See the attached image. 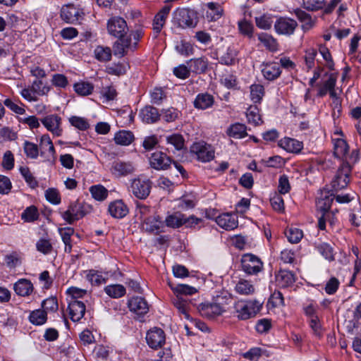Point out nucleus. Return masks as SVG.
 Segmentation results:
<instances>
[{
    "instance_id": "nucleus-9",
    "label": "nucleus",
    "mask_w": 361,
    "mask_h": 361,
    "mask_svg": "<svg viewBox=\"0 0 361 361\" xmlns=\"http://www.w3.org/2000/svg\"><path fill=\"white\" fill-rule=\"evenodd\" d=\"M297 25V22L291 18H280L276 21L274 29L279 35H290Z\"/></svg>"
},
{
    "instance_id": "nucleus-37",
    "label": "nucleus",
    "mask_w": 361,
    "mask_h": 361,
    "mask_svg": "<svg viewBox=\"0 0 361 361\" xmlns=\"http://www.w3.org/2000/svg\"><path fill=\"white\" fill-rule=\"evenodd\" d=\"M104 292L111 298H118L126 294V288L121 284H112L106 286Z\"/></svg>"
},
{
    "instance_id": "nucleus-38",
    "label": "nucleus",
    "mask_w": 361,
    "mask_h": 361,
    "mask_svg": "<svg viewBox=\"0 0 361 361\" xmlns=\"http://www.w3.org/2000/svg\"><path fill=\"white\" fill-rule=\"evenodd\" d=\"M174 294L178 296L192 295L197 292V288L187 284H178L176 286H171Z\"/></svg>"
},
{
    "instance_id": "nucleus-15",
    "label": "nucleus",
    "mask_w": 361,
    "mask_h": 361,
    "mask_svg": "<svg viewBox=\"0 0 361 361\" xmlns=\"http://www.w3.org/2000/svg\"><path fill=\"white\" fill-rule=\"evenodd\" d=\"M134 169V166L130 162L117 160L112 163L110 170L114 176L119 178L131 174Z\"/></svg>"
},
{
    "instance_id": "nucleus-62",
    "label": "nucleus",
    "mask_w": 361,
    "mask_h": 361,
    "mask_svg": "<svg viewBox=\"0 0 361 361\" xmlns=\"http://www.w3.org/2000/svg\"><path fill=\"white\" fill-rule=\"evenodd\" d=\"M36 248L37 251L47 255L51 252L52 250V245L48 239L40 238L36 243Z\"/></svg>"
},
{
    "instance_id": "nucleus-13",
    "label": "nucleus",
    "mask_w": 361,
    "mask_h": 361,
    "mask_svg": "<svg viewBox=\"0 0 361 361\" xmlns=\"http://www.w3.org/2000/svg\"><path fill=\"white\" fill-rule=\"evenodd\" d=\"M215 221L219 226L226 231L235 229L238 224L235 215L230 212L219 214L216 216Z\"/></svg>"
},
{
    "instance_id": "nucleus-50",
    "label": "nucleus",
    "mask_w": 361,
    "mask_h": 361,
    "mask_svg": "<svg viewBox=\"0 0 361 361\" xmlns=\"http://www.w3.org/2000/svg\"><path fill=\"white\" fill-rule=\"evenodd\" d=\"M257 26L263 30H269L271 28L273 20L272 18L269 14H264L259 17L255 18Z\"/></svg>"
},
{
    "instance_id": "nucleus-54",
    "label": "nucleus",
    "mask_w": 361,
    "mask_h": 361,
    "mask_svg": "<svg viewBox=\"0 0 361 361\" xmlns=\"http://www.w3.org/2000/svg\"><path fill=\"white\" fill-rule=\"evenodd\" d=\"M326 0H302L305 8L309 11H317L324 8Z\"/></svg>"
},
{
    "instance_id": "nucleus-20",
    "label": "nucleus",
    "mask_w": 361,
    "mask_h": 361,
    "mask_svg": "<svg viewBox=\"0 0 361 361\" xmlns=\"http://www.w3.org/2000/svg\"><path fill=\"white\" fill-rule=\"evenodd\" d=\"M61 118L56 114L49 115L42 120L44 127L54 135L59 136L61 134L60 128Z\"/></svg>"
},
{
    "instance_id": "nucleus-5",
    "label": "nucleus",
    "mask_w": 361,
    "mask_h": 361,
    "mask_svg": "<svg viewBox=\"0 0 361 361\" xmlns=\"http://www.w3.org/2000/svg\"><path fill=\"white\" fill-rule=\"evenodd\" d=\"M151 187L149 179L140 177L133 179L130 185L131 192L139 199L147 198L150 193Z\"/></svg>"
},
{
    "instance_id": "nucleus-26",
    "label": "nucleus",
    "mask_w": 361,
    "mask_h": 361,
    "mask_svg": "<svg viewBox=\"0 0 361 361\" xmlns=\"http://www.w3.org/2000/svg\"><path fill=\"white\" fill-rule=\"evenodd\" d=\"M171 11L170 6H164L161 10L154 16L153 20V30L159 33L165 24L166 19Z\"/></svg>"
},
{
    "instance_id": "nucleus-61",
    "label": "nucleus",
    "mask_w": 361,
    "mask_h": 361,
    "mask_svg": "<svg viewBox=\"0 0 361 361\" xmlns=\"http://www.w3.org/2000/svg\"><path fill=\"white\" fill-rule=\"evenodd\" d=\"M71 124L80 130H85L89 128V123L84 118L72 116L69 118Z\"/></svg>"
},
{
    "instance_id": "nucleus-12",
    "label": "nucleus",
    "mask_w": 361,
    "mask_h": 361,
    "mask_svg": "<svg viewBox=\"0 0 361 361\" xmlns=\"http://www.w3.org/2000/svg\"><path fill=\"white\" fill-rule=\"evenodd\" d=\"M83 13L73 4L63 6L61 10V16L67 23H74L82 18Z\"/></svg>"
},
{
    "instance_id": "nucleus-22",
    "label": "nucleus",
    "mask_w": 361,
    "mask_h": 361,
    "mask_svg": "<svg viewBox=\"0 0 361 361\" xmlns=\"http://www.w3.org/2000/svg\"><path fill=\"white\" fill-rule=\"evenodd\" d=\"M13 290L18 295L27 297L32 293L34 287L30 280L20 279L13 284Z\"/></svg>"
},
{
    "instance_id": "nucleus-48",
    "label": "nucleus",
    "mask_w": 361,
    "mask_h": 361,
    "mask_svg": "<svg viewBox=\"0 0 361 361\" xmlns=\"http://www.w3.org/2000/svg\"><path fill=\"white\" fill-rule=\"evenodd\" d=\"M39 213L35 206L27 207L21 214V219L26 222H32L38 219Z\"/></svg>"
},
{
    "instance_id": "nucleus-35",
    "label": "nucleus",
    "mask_w": 361,
    "mask_h": 361,
    "mask_svg": "<svg viewBox=\"0 0 361 361\" xmlns=\"http://www.w3.org/2000/svg\"><path fill=\"white\" fill-rule=\"evenodd\" d=\"M264 264L262 259L252 254H250V275H258L263 273Z\"/></svg>"
},
{
    "instance_id": "nucleus-34",
    "label": "nucleus",
    "mask_w": 361,
    "mask_h": 361,
    "mask_svg": "<svg viewBox=\"0 0 361 361\" xmlns=\"http://www.w3.org/2000/svg\"><path fill=\"white\" fill-rule=\"evenodd\" d=\"M86 275L85 277L87 280L94 286H99L102 283H105L106 282L107 278L103 274L96 270H88L85 271Z\"/></svg>"
},
{
    "instance_id": "nucleus-28",
    "label": "nucleus",
    "mask_w": 361,
    "mask_h": 361,
    "mask_svg": "<svg viewBox=\"0 0 361 361\" xmlns=\"http://www.w3.org/2000/svg\"><path fill=\"white\" fill-rule=\"evenodd\" d=\"M334 153L335 157L338 159H343L349 150L348 145L343 138H337L333 140Z\"/></svg>"
},
{
    "instance_id": "nucleus-40",
    "label": "nucleus",
    "mask_w": 361,
    "mask_h": 361,
    "mask_svg": "<svg viewBox=\"0 0 361 361\" xmlns=\"http://www.w3.org/2000/svg\"><path fill=\"white\" fill-rule=\"evenodd\" d=\"M47 319V313L44 310L32 311L29 316L30 322L35 325H42Z\"/></svg>"
},
{
    "instance_id": "nucleus-31",
    "label": "nucleus",
    "mask_w": 361,
    "mask_h": 361,
    "mask_svg": "<svg viewBox=\"0 0 361 361\" xmlns=\"http://www.w3.org/2000/svg\"><path fill=\"white\" fill-rule=\"evenodd\" d=\"M172 303L175 306V307L178 310V312L183 314L186 319H189L190 316L188 314L189 310V302L185 299L182 296H178L175 295V296L171 299Z\"/></svg>"
},
{
    "instance_id": "nucleus-41",
    "label": "nucleus",
    "mask_w": 361,
    "mask_h": 361,
    "mask_svg": "<svg viewBox=\"0 0 361 361\" xmlns=\"http://www.w3.org/2000/svg\"><path fill=\"white\" fill-rule=\"evenodd\" d=\"M258 39L270 51H274L278 49V43L276 39L267 33H261L258 35Z\"/></svg>"
},
{
    "instance_id": "nucleus-52",
    "label": "nucleus",
    "mask_w": 361,
    "mask_h": 361,
    "mask_svg": "<svg viewBox=\"0 0 361 361\" xmlns=\"http://www.w3.org/2000/svg\"><path fill=\"white\" fill-rule=\"evenodd\" d=\"M94 55L97 60L107 61L111 57V51L109 47H97L94 50Z\"/></svg>"
},
{
    "instance_id": "nucleus-33",
    "label": "nucleus",
    "mask_w": 361,
    "mask_h": 361,
    "mask_svg": "<svg viewBox=\"0 0 361 361\" xmlns=\"http://www.w3.org/2000/svg\"><path fill=\"white\" fill-rule=\"evenodd\" d=\"M214 102L213 97L207 93L199 94L195 101V107L200 109H205L210 107Z\"/></svg>"
},
{
    "instance_id": "nucleus-49",
    "label": "nucleus",
    "mask_w": 361,
    "mask_h": 361,
    "mask_svg": "<svg viewBox=\"0 0 361 361\" xmlns=\"http://www.w3.org/2000/svg\"><path fill=\"white\" fill-rule=\"evenodd\" d=\"M175 49L178 53L183 56H189L192 54V46L185 40L176 41Z\"/></svg>"
},
{
    "instance_id": "nucleus-6",
    "label": "nucleus",
    "mask_w": 361,
    "mask_h": 361,
    "mask_svg": "<svg viewBox=\"0 0 361 361\" xmlns=\"http://www.w3.org/2000/svg\"><path fill=\"white\" fill-rule=\"evenodd\" d=\"M107 30L109 35L121 38L128 30L126 20L121 17H113L108 20Z\"/></svg>"
},
{
    "instance_id": "nucleus-17",
    "label": "nucleus",
    "mask_w": 361,
    "mask_h": 361,
    "mask_svg": "<svg viewBox=\"0 0 361 361\" xmlns=\"http://www.w3.org/2000/svg\"><path fill=\"white\" fill-rule=\"evenodd\" d=\"M164 223L157 215H152L144 219L142 223V229L148 233H158L161 231Z\"/></svg>"
},
{
    "instance_id": "nucleus-44",
    "label": "nucleus",
    "mask_w": 361,
    "mask_h": 361,
    "mask_svg": "<svg viewBox=\"0 0 361 361\" xmlns=\"http://www.w3.org/2000/svg\"><path fill=\"white\" fill-rule=\"evenodd\" d=\"M39 147L42 154L49 153L51 156H54L55 154L54 145L48 135H44L42 136Z\"/></svg>"
},
{
    "instance_id": "nucleus-25",
    "label": "nucleus",
    "mask_w": 361,
    "mask_h": 361,
    "mask_svg": "<svg viewBox=\"0 0 361 361\" xmlns=\"http://www.w3.org/2000/svg\"><path fill=\"white\" fill-rule=\"evenodd\" d=\"M223 312V307L217 303L202 304L200 308L202 315L209 319L221 314Z\"/></svg>"
},
{
    "instance_id": "nucleus-8",
    "label": "nucleus",
    "mask_w": 361,
    "mask_h": 361,
    "mask_svg": "<svg viewBox=\"0 0 361 361\" xmlns=\"http://www.w3.org/2000/svg\"><path fill=\"white\" fill-rule=\"evenodd\" d=\"M351 169L349 166H342L338 170L335 176V178L332 180V188L335 190H339L347 187L349 183V176Z\"/></svg>"
},
{
    "instance_id": "nucleus-11",
    "label": "nucleus",
    "mask_w": 361,
    "mask_h": 361,
    "mask_svg": "<svg viewBox=\"0 0 361 361\" xmlns=\"http://www.w3.org/2000/svg\"><path fill=\"white\" fill-rule=\"evenodd\" d=\"M128 305L130 310L139 317L146 314L149 311L147 302L142 297H133L128 300Z\"/></svg>"
},
{
    "instance_id": "nucleus-4",
    "label": "nucleus",
    "mask_w": 361,
    "mask_h": 361,
    "mask_svg": "<svg viewBox=\"0 0 361 361\" xmlns=\"http://www.w3.org/2000/svg\"><path fill=\"white\" fill-rule=\"evenodd\" d=\"M191 153L202 162H208L214 158V147L203 141L195 142L190 147Z\"/></svg>"
},
{
    "instance_id": "nucleus-43",
    "label": "nucleus",
    "mask_w": 361,
    "mask_h": 361,
    "mask_svg": "<svg viewBox=\"0 0 361 361\" xmlns=\"http://www.w3.org/2000/svg\"><path fill=\"white\" fill-rule=\"evenodd\" d=\"M285 234L288 240L291 243H299L303 237L302 231L295 227L288 228Z\"/></svg>"
},
{
    "instance_id": "nucleus-32",
    "label": "nucleus",
    "mask_w": 361,
    "mask_h": 361,
    "mask_svg": "<svg viewBox=\"0 0 361 361\" xmlns=\"http://www.w3.org/2000/svg\"><path fill=\"white\" fill-rule=\"evenodd\" d=\"M114 141L117 145L127 146L134 140V135L129 130H120L114 135Z\"/></svg>"
},
{
    "instance_id": "nucleus-47",
    "label": "nucleus",
    "mask_w": 361,
    "mask_h": 361,
    "mask_svg": "<svg viewBox=\"0 0 361 361\" xmlns=\"http://www.w3.org/2000/svg\"><path fill=\"white\" fill-rule=\"evenodd\" d=\"M32 87L33 91L39 95L47 94L50 90V87L47 82L44 80L42 79L35 80L32 82Z\"/></svg>"
},
{
    "instance_id": "nucleus-19",
    "label": "nucleus",
    "mask_w": 361,
    "mask_h": 361,
    "mask_svg": "<svg viewBox=\"0 0 361 361\" xmlns=\"http://www.w3.org/2000/svg\"><path fill=\"white\" fill-rule=\"evenodd\" d=\"M69 314L73 322L80 321L85 313V304L78 300H71L68 303Z\"/></svg>"
},
{
    "instance_id": "nucleus-59",
    "label": "nucleus",
    "mask_w": 361,
    "mask_h": 361,
    "mask_svg": "<svg viewBox=\"0 0 361 361\" xmlns=\"http://www.w3.org/2000/svg\"><path fill=\"white\" fill-rule=\"evenodd\" d=\"M271 320L264 318L259 319L255 324V329L259 334L267 333L271 328Z\"/></svg>"
},
{
    "instance_id": "nucleus-46",
    "label": "nucleus",
    "mask_w": 361,
    "mask_h": 361,
    "mask_svg": "<svg viewBox=\"0 0 361 361\" xmlns=\"http://www.w3.org/2000/svg\"><path fill=\"white\" fill-rule=\"evenodd\" d=\"M94 89L92 84L88 82H78L74 85V90L77 94L81 96H87L92 94Z\"/></svg>"
},
{
    "instance_id": "nucleus-53",
    "label": "nucleus",
    "mask_w": 361,
    "mask_h": 361,
    "mask_svg": "<svg viewBox=\"0 0 361 361\" xmlns=\"http://www.w3.org/2000/svg\"><path fill=\"white\" fill-rule=\"evenodd\" d=\"M42 307L47 313L54 312L59 307L58 301L56 298H48L42 301Z\"/></svg>"
},
{
    "instance_id": "nucleus-7",
    "label": "nucleus",
    "mask_w": 361,
    "mask_h": 361,
    "mask_svg": "<svg viewBox=\"0 0 361 361\" xmlns=\"http://www.w3.org/2000/svg\"><path fill=\"white\" fill-rule=\"evenodd\" d=\"M146 341L151 348H161L165 343V334L160 328H154L147 331Z\"/></svg>"
},
{
    "instance_id": "nucleus-14",
    "label": "nucleus",
    "mask_w": 361,
    "mask_h": 361,
    "mask_svg": "<svg viewBox=\"0 0 361 361\" xmlns=\"http://www.w3.org/2000/svg\"><path fill=\"white\" fill-rule=\"evenodd\" d=\"M170 158L161 152H155L149 157L150 166L156 170H165L170 165Z\"/></svg>"
},
{
    "instance_id": "nucleus-64",
    "label": "nucleus",
    "mask_w": 361,
    "mask_h": 361,
    "mask_svg": "<svg viewBox=\"0 0 361 361\" xmlns=\"http://www.w3.org/2000/svg\"><path fill=\"white\" fill-rule=\"evenodd\" d=\"M5 262L8 267L15 268L21 264V257L20 255L13 252L5 257Z\"/></svg>"
},
{
    "instance_id": "nucleus-21",
    "label": "nucleus",
    "mask_w": 361,
    "mask_h": 361,
    "mask_svg": "<svg viewBox=\"0 0 361 361\" xmlns=\"http://www.w3.org/2000/svg\"><path fill=\"white\" fill-rule=\"evenodd\" d=\"M110 215L116 219H122L128 214V208L122 200H115L111 202L108 208Z\"/></svg>"
},
{
    "instance_id": "nucleus-42",
    "label": "nucleus",
    "mask_w": 361,
    "mask_h": 361,
    "mask_svg": "<svg viewBox=\"0 0 361 361\" xmlns=\"http://www.w3.org/2000/svg\"><path fill=\"white\" fill-rule=\"evenodd\" d=\"M92 197L97 201H103L108 196V190L102 185H94L90 188Z\"/></svg>"
},
{
    "instance_id": "nucleus-24",
    "label": "nucleus",
    "mask_w": 361,
    "mask_h": 361,
    "mask_svg": "<svg viewBox=\"0 0 361 361\" xmlns=\"http://www.w3.org/2000/svg\"><path fill=\"white\" fill-rule=\"evenodd\" d=\"M295 281V275L288 270H280L276 275V282L280 288H287Z\"/></svg>"
},
{
    "instance_id": "nucleus-58",
    "label": "nucleus",
    "mask_w": 361,
    "mask_h": 361,
    "mask_svg": "<svg viewBox=\"0 0 361 361\" xmlns=\"http://www.w3.org/2000/svg\"><path fill=\"white\" fill-rule=\"evenodd\" d=\"M45 197L48 202L53 204H59L61 202L59 192L56 188H49L45 191Z\"/></svg>"
},
{
    "instance_id": "nucleus-55",
    "label": "nucleus",
    "mask_w": 361,
    "mask_h": 361,
    "mask_svg": "<svg viewBox=\"0 0 361 361\" xmlns=\"http://www.w3.org/2000/svg\"><path fill=\"white\" fill-rule=\"evenodd\" d=\"M264 298L260 297L255 299H250V317L256 315L262 309Z\"/></svg>"
},
{
    "instance_id": "nucleus-3",
    "label": "nucleus",
    "mask_w": 361,
    "mask_h": 361,
    "mask_svg": "<svg viewBox=\"0 0 361 361\" xmlns=\"http://www.w3.org/2000/svg\"><path fill=\"white\" fill-rule=\"evenodd\" d=\"M172 23L181 27H193L197 24L196 13L188 8H178L173 13Z\"/></svg>"
},
{
    "instance_id": "nucleus-16",
    "label": "nucleus",
    "mask_w": 361,
    "mask_h": 361,
    "mask_svg": "<svg viewBox=\"0 0 361 361\" xmlns=\"http://www.w3.org/2000/svg\"><path fill=\"white\" fill-rule=\"evenodd\" d=\"M82 208L81 204L78 202L72 203L68 209L63 213V219L68 224H73L85 215Z\"/></svg>"
},
{
    "instance_id": "nucleus-56",
    "label": "nucleus",
    "mask_w": 361,
    "mask_h": 361,
    "mask_svg": "<svg viewBox=\"0 0 361 361\" xmlns=\"http://www.w3.org/2000/svg\"><path fill=\"white\" fill-rule=\"evenodd\" d=\"M263 123L259 110L257 106H250V124L259 126Z\"/></svg>"
},
{
    "instance_id": "nucleus-60",
    "label": "nucleus",
    "mask_w": 361,
    "mask_h": 361,
    "mask_svg": "<svg viewBox=\"0 0 361 361\" xmlns=\"http://www.w3.org/2000/svg\"><path fill=\"white\" fill-rule=\"evenodd\" d=\"M318 306L313 302H308L303 305V311L307 317V320L318 317Z\"/></svg>"
},
{
    "instance_id": "nucleus-2",
    "label": "nucleus",
    "mask_w": 361,
    "mask_h": 361,
    "mask_svg": "<svg viewBox=\"0 0 361 361\" xmlns=\"http://www.w3.org/2000/svg\"><path fill=\"white\" fill-rule=\"evenodd\" d=\"M321 78V85L319 87L317 97H323L332 87H335L337 74L326 71V69H317L314 75L310 78V84L313 86L314 82Z\"/></svg>"
},
{
    "instance_id": "nucleus-39",
    "label": "nucleus",
    "mask_w": 361,
    "mask_h": 361,
    "mask_svg": "<svg viewBox=\"0 0 361 361\" xmlns=\"http://www.w3.org/2000/svg\"><path fill=\"white\" fill-rule=\"evenodd\" d=\"M250 95L251 100L257 104L260 103L264 96V88L260 84H255L250 87Z\"/></svg>"
},
{
    "instance_id": "nucleus-30",
    "label": "nucleus",
    "mask_w": 361,
    "mask_h": 361,
    "mask_svg": "<svg viewBox=\"0 0 361 361\" xmlns=\"http://www.w3.org/2000/svg\"><path fill=\"white\" fill-rule=\"evenodd\" d=\"M164 222L168 227L173 228H179L185 223V216L180 212H175L168 215Z\"/></svg>"
},
{
    "instance_id": "nucleus-57",
    "label": "nucleus",
    "mask_w": 361,
    "mask_h": 361,
    "mask_svg": "<svg viewBox=\"0 0 361 361\" xmlns=\"http://www.w3.org/2000/svg\"><path fill=\"white\" fill-rule=\"evenodd\" d=\"M270 202L274 210L282 212L284 209V202L281 194L274 192L270 198Z\"/></svg>"
},
{
    "instance_id": "nucleus-1",
    "label": "nucleus",
    "mask_w": 361,
    "mask_h": 361,
    "mask_svg": "<svg viewBox=\"0 0 361 361\" xmlns=\"http://www.w3.org/2000/svg\"><path fill=\"white\" fill-rule=\"evenodd\" d=\"M144 30L137 27L132 30L129 35L119 38L114 45V52L116 56H123L129 51H135L138 47V42L144 36Z\"/></svg>"
},
{
    "instance_id": "nucleus-63",
    "label": "nucleus",
    "mask_w": 361,
    "mask_h": 361,
    "mask_svg": "<svg viewBox=\"0 0 361 361\" xmlns=\"http://www.w3.org/2000/svg\"><path fill=\"white\" fill-rule=\"evenodd\" d=\"M24 152L31 159H36L39 154L37 145L27 141L24 143Z\"/></svg>"
},
{
    "instance_id": "nucleus-45",
    "label": "nucleus",
    "mask_w": 361,
    "mask_h": 361,
    "mask_svg": "<svg viewBox=\"0 0 361 361\" xmlns=\"http://www.w3.org/2000/svg\"><path fill=\"white\" fill-rule=\"evenodd\" d=\"M307 322L312 334L318 338L322 337L324 334V328L319 317L310 319Z\"/></svg>"
},
{
    "instance_id": "nucleus-36",
    "label": "nucleus",
    "mask_w": 361,
    "mask_h": 361,
    "mask_svg": "<svg viewBox=\"0 0 361 361\" xmlns=\"http://www.w3.org/2000/svg\"><path fill=\"white\" fill-rule=\"evenodd\" d=\"M246 130L247 128L245 125L237 123L230 126L227 130V134L230 137L240 139L247 135Z\"/></svg>"
},
{
    "instance_id": "nucleus-51",
    "label": "nucleus",
    "mask_w": 361,
    "mask_h": 361,
    "mask_svg": "<svg viewBox=\"0 0 361 361\" xmlns=\"http://www.w3.org/2000/svg\"><path fill=\"white\" fill-rule=\"evenodd\" d=\"M168 144L173 145L176 149L180 150L184 147V139L180 134L175 133L166 137Z\"/></svg>"
},
{
    "instance_id": "nucleus-23",
    "label": "nucleus",
    "mask_w": 361,
    "mask_h": 361,
    "mask_svg": "<svg viewBox=\"0 0 361 361\" xmlns=\"http://www.w3.org/2000/svg\"><path fill=\"white\" fill-rule=\"evenodd\" d=\"M233 307L234 316L238 319L246 320L248 319V300L247 299L237 298Z\"/></svg>"
},
{
    "instance_id": "nucleus-27",
    "label": "nucleus",
    "mask_w": 361,
    "mask_h": 361,
    "mask_svg": "<svg viewBox=\"0 0 361 361\" xmlns=\"http://www.w3.org/2000/svg\"><path fill=\"white\" fill-rule=\"evenodd\" d=\"M140 116L143 122L147 123H155L159 118V114L157 109L147 106L141 109Z\"/></svg>"
},
{
    "instance_id": "nucleus-10",
    "label": "nucleus",
    "mask_w": 361,
    "mask_h": 361,
    "mask_svg": "<svg viewBox=\"0 0 361 361\" xmlns=\"http://www.w3.org/2000/svg\"><path fill=\"white\" fill-rule=\"evenodd\" d=\"M334 196L333 193L326 190H322L317 197L316 206L318 210L322 213H329V209L331 207Z\"/></svg>"
},
{
    "instance_id": "nucleus-18",
    "label": "nucleus",
    "mask_w": 361,
    "mask_h": 361,
    "mask_svg": "<svg viewBox=\"0 0 361 361\" xmlns=\"http://www.w3.org/2000/svg\"><path fill=\"white\" fill-rule=\"evenodd\" d=\"M278 145L289 153L298 154L303 149L302 142L287 137L281 139Z\"/></svg>"
},
{
    "instance_id": "nucleus-29",
    "label": "nucleus",
    "mask_w": 361,
    "mask_h": 361,
    "mask_svg": "<svg viewBox=\"0 0 361 361\" xmlns=\"http://www.w3.org/2000/svg\"><path fill=\"white\" fill-rule=\"evenodd\" d=\"M207 6L208 10L206 12V18L208 20L215 21L222 16L224 10L220 4L209 2Z\"/></svg>"
}]
</instances>
